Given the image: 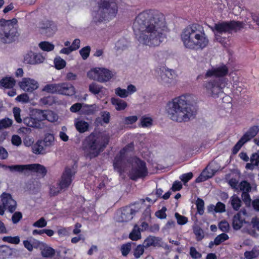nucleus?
<instances>
[{"mask_svg": "<svg viewBox=\"0 0 259 259\" xmlns=\"http://www.w3.org/2000/svg\"><path fill=\"white\" fill-rule=\"evenodd\" d=\"M133 28L140 44L149 47L158 46L165 38L163 32L166 28L165 17L157 10L144 11L136 16Z\"/></svg>", "mask_w": 259, "mask_h": 259, "instance_id": "nucleus-1", "label": "nucleus"}, {"mask_svg": "<svg viewBox=\"0 0 259 259\" xmlns=\"http://www.w3.org/2000/svg\"><path fill=\"white\" fill-rule=\"evenodd\" d=\"M192 97L190 94L181 95L174 99L166 105V111L170 118L177 122H186L195 115L192 109Z\"/></svg>", "mask_w": 259, "mask_h": 259, "instance_id": "nucleus-2", "label": "nucleus"}, {"mask_svg": "<svg viewBox=\"0 0 259 259\" xmlns=\"http://www.w3.org/2000/svg\"><path fill=\"white\" fill-rule=\"evenodd\" d=\"M181 39L186 48L196 51L203 49L209 42L203 26L198 23L187 26L182 33Z\"/></svg>", "mask_w": 259, "mask_h": 259, "instance_id": "nucleus-3", "label": "nucleus"}, {"mask_svg": "<svg viewBox=\"0 0 259 259\" xmlns=\"http://www.w3.org/2000/svg\"><path fill=\"white\" fill-rule=\"evenodd\" d=\"M228 73V68L225 65L218 67H212L207 70L205 74V78L215 77L204 82L203 87L206 92L212 97H218L219 95L223 93V90L227 84L228 80L224 76Z\"/></svg>", "mask_w": 259, "mask_h": 259, "instance_id": "nucleus-4", "label": "nucleus"}, {"mask_svg": "<svg viewBox=\"0 0 259 259\" xmlns=\"http://www.w3.org/2000/svg\"><path fill=\"white\" fill-rule=\"evenodd\" d=\"M110 142L109 134L92 133L82 143L84 156L92 159L97 157L107 147Z\"/></svg>", "mask_w": 259, "mask_h": 259, "instance_id": "nucleus-5", "label": "nucleus"}, {"mask_svg": "<svg viewBox=\"0 0 259 259\" xmlns=\"http://www.w3.org/2000/svg\"><path fill=\"white\" fill-rule=\"evenodd\" d=\"M118 12V6L115 0H101L98 3V10L93 14L95 22H101L115 18Z\"/></svg>", "mask_w": 259, "mask_h": 259, "instance_id": "nucleus-6", "label": "nucleus"}, {"mask_svg": "<svg viewBox=\"0 0 259 259\" xmlns=\"http://www.w3.org/2000/svg\"><path fill=\"white\" fill-rule=\"evenodd\" d=\"M17 20L0 19V42L4 44H10L15 41L19 33L17 29Z\"/></svg>", "mask_w": 259, "mask_h": 259, "instance_id": "nucleus-7", "label": "nucleus"}, {"mask_svg": "<svg viewBox=\"0 0 259 259\" xmlns=\"http://www.w3.org/2000/svg\"><path fill=\"white\" fill-rule=\"evenodd\" d=\"M131 168L128 176L131 180L136 181L144 179L148 175V170L146 162L137 156L133 157L130 162Z\"/></svg>", "mask_w": 259, "mask_h": 259, "instance_id": "nucleus-8", "label": "nucleus"}, {"mask_svg": "<svg viewBox=\"0 0 259 259\" xmlns=\"http://www.w3.org/2000/svg\"><path fill=\"white\" fill-rule=\"evenodd\" d=\"M244 23L241 21L231 20L222 21L214 24L212 30L219 34L230 33L232 31L237 32L244 27Z\"/></svg>", "mask_w": 259, "mask_h": 259, "instance_id": "nucleus-9", "label": "nucleus"}, {"mask_svg": "<svg viewBox=\"0 0 259 259\" xmlns=\"http://www.w3.org/2000/svg\"><path fill=\"white\" fill-rule=\"evenodd\" d=\"M55 138L53 134H45L43 139L38 140L32 145V150L35 154H45L48 149L54 144Z\"/></svg>", "mask_w": 259, "mask_h": 259, "instance_id": "nucleus-10", "label": "nucleus"}, {"mask_svg": "<svg viewBox=\"0 0 259 259\" xmlns=\"http://www.w3.org/2000/svg\"><path fill=\"white\" fill-rule=\"evenodd\" d=\"M134 149V143H131L119 151V153L115 156L113 162V168L115 170L120 173L123 171V166L125 164L126 157V154L127 152L133 151Z\"/></svg>", "mask_w": 259, "mask_h": 259, "instance_id": "nucleus-11", "label": "nucleus"}, {"mask_svg": "<svg viewBox=\"0 0 259 259\" xmlns=\"http://www.w3.org/2000/svg\"><path fill=\"white\" fill-rule=\"evenodd\" d=\"M87 76L90 79L97 80L100 82L109 81L113 77L112 72L105 68L97 67L92 69L88 72Z\"/></svg>", "mask_w": 259, "mask_h": 259, "instance_id": "nucleus-12", "label": "nucleus"}, {"mask_svg": "<svg viewBox=\"0 0 259 259\" xmlns=\"http://www.w3.org/2000/svg\"><path fill=\"white\" fill-rule=\"evenodd\" d=\"M144 204L139 202H135L121 208L120 215L121 222H127L132 220L136 213L141 211Z\"/></svg>", "mask_w": 259, "mask_h": 259, "instance_id": "nucleus-13", "label": "nucleus"}, {"mask_svg": "<svg viewBox=\"0 0 259 259\" xmlns=\"http://www.w3.org/2000/svg\"><path fill=\"white\" fill-rule=\"evenodd\" d=\"M258 131V126L254 125L250 127L233 147L232 153L236 154L245 143L251 140L257 134Z\"/></svg>", "mask_w": 259, "mask_h": 259, "instance_id": "nucleus-14", "label": "nucleus"}, {"mask_svg": "<svg viewBox=\"0 0 259 259\" xmlns=\"http://www.w3.org/2000/svg\"><path fill=\"white\" fill-rule=\"evenodd\" d=\"M1 198L2 205H0V215H4L6 209L10 212L13 213L16 209L17 202L12 198V195L9 193L4 192L2 194Z\"/></svg>", "mask_w": 259, "mask_h": 259, "instance_id": "nucleus-15", "label": "nucleus"}, {"mask_svg": "<svg viewBox=\"0 0 259 259\" xmlns=\"http://www.w3.org/2000/svg\"><path fill=\"white\" fill-rule=\"evenodd\" d=\"M75 171L69 167H66L61 176V179L58 183L60 190L68 188L71 185Z\"/></svg>", "mask_w": 259, "mask_h": 259, "instance_id": "nucleus-16", "label": "nucleus"}, {"mask_svg": "<svg viewBox=\"0 0 259 259\" xmlns=\"http://www.w3.org/2000/svg\"><path fill=\"white\" fill-rule=\"evenodd\" d=\"M45 58L40 54L34 53L32 51H29L24 57L25 63L35 65L42 63Z\"/></svg>", "mask_w": 259, "mask_h": 259, "instance_id": "nucleus-17", "label": "nucleus"}, {"mask_svg": "<svg viewBox=\"0 0 259 259\" xmlns=\"http://www.w3.org/2000/svg\"><path fill=\"white\" fill-rule=\"evenodd\" d=\"M19 84L23 91L30 93H32L38 87L37 81L30 78H23Z\"/></svg>", "mask_w": 259, "mask_h": 259, "instance_id": "nucleus-18", "label": "nucleus"}, {"mask_svg": "<svg viewBox=\"0 0 259 259\" xmlns=\"http://www.w3.org/2000/svg\"><path fill=\"white\" fill-rule=\"evenodd\" d=\"M58 94L66 96H72L75 94V88L73 85L67 82L58 83Z\"/></svg>", "mask_w": 259, "mask_h": 259, "instance_id": "nucleus-19", "label": "nucleus"}, {"mask_svg": "<svg viewBox=\"0 0 259 259\" xmlns=\"http://www.w3.org/2000/svg\"><path fill=\"white\" fill-rule=\"evenodd\" d=\"M245 219L242 217L240 212L235 214L232 220V227L234 230H238L241 228L243 224H246Z\"/></svg>", "mask_w": 259, "mask_h": 259, "instance_id": "nucleus-20", "label": "nucleus"}, {"mask_svg": "<svg viewBox=\"0 0 259 259\" xmlns=\"http://www.w3.org/2000/svg\"><path fill=\"white\" fill-rule=\"evenodd\" d=\"M41 254L45 257H52L55 254V250L52 247L48 246L46 243L41 242L40 247Z\"/></svg>", "mask_w": 259, "mask_h": 259, "instance_id": "nucleus-21", "label": "nucleus"}, {"mask_svg": "<svg viewBox=\"0 0 259 259\" xmlns=\"http://www.w3.org/2000/svg\"><path fill=\"white\" fill-rule=\"evenodd\" d=\"M2 167L6 169H9L11 172H23L29 169V164H16L12 165H3Z\"/></svg>", "mask_w": 259, "mask_h": 259, "instance_id": "nucleus-22", "label": "nucleus"}, {"mask_svg": "<svg viewBox=\"0 0 259 259\" xmlns=\"http://www.w3.org/2000/svg\"><path fill=\"white\" fill-rule=\"evenodd\" d=\"M44 25L42 28L46 30V33L49 36L53 35L57 30V26L52 21L47 20Z\"/></svg>", "mask_w": 259, "mask_h": 259, "instance_id": "nucleus-23", "label": "nucleus"}, {"mask_svg": "<svg viewBox=\"0 0 259 259\" xmlns=\"http://www.w3.org/2000/svg\"><path fill=\"white\" fill-rule=\"evenodd\" d=\"M23 123L28 126L40 128L41 124L39 123V121L35 117L27 116L23 119Z\"/></svg>", "mask_w": 259, "mask_h": 259, "instance_id": "nucleus-24", "label": "nucleus"}, {"mask_svg": "<svg viewBox=\"0 0 259 259\" xmlns=\"http://www.w3.org/2000/svg\"><path fill=\"white\" fill-rule=\"evenodd\" d=\"M28 170L36 172L40 174L42 177L45 176L47 173L46 168L44 165L38 163L30 164Z\"/></svg>", "mask_w": 259, "mask_h": 259, "instance_id": "nucleus-25", "label": "nucleus"}, {"mask_svg": "<svg viewBox=\"0 0 259 259\" xmlns=\"http://www.w3.org/2000/svg\"><path fill=\"white\" fill-rule=\"evenodd\" d=\"M14 250L7 245L0 246V259L8 258L13 255Z\"/></svg>", "mask_w": 259, "mask_h": 259, "instance_id": "nucleus-26", "label": "nucleus"}, {"mask_svg": "<svg viewBox=\"0 0 259 259\" xmlns=\"http://www.w3.org/2000/svg\"><path fill=\"white\" fill-rule=\"evenodd\" d=\"M15 83V80L11 77H5L0 81L1 85L6 89L13 88Z\"/></svg>", "mask_w": 259, "mask_h": 259, "instance_id": "nucleus-27", "label": "nucleus"}, {"mask_svg": "<svg viewBox=\"0 0 259 259\" xmlns=\"http://www.w3.org/2000/svg\"><path fill=\"white\" fill-rule=\"evenodd\" d=\"M111 103L115 106L116 109L118 111L124 110L127 106L126 102L118 98H112Z\"/></svg>", "mask_w": 259, "mask_h": 259, "instance_id": "nucleus-28", "label": "nucleus"}, {"mask_svg": "<svg viewBox=\"0 0 259 259\" xmlns=\"http://www.w3.org/2000/svg\"><path fill=\"white\" fill-rule=\"evenodd\" d=\"M174 74L175 71L173 70L166 69L165 67H162L160 75L162 80H165L166 82H169L168 79H172L173 74ZM169 82H170V81H169Z\"/></svg>", "mask_w": 259, "mask_h": 259, "instance_id": "nucleus-29", "label": "nucleus"}, {"mask_svg": "<svg viewBox=\"0 0 259 259\" xmlns=\"http://www.w3.org/2000/svg\"><path fill=\"white\" fill-rule=\"evenodd\" d=\"M76 130L80 133H83L88 131L89 124L84 120H78L75 122Z\"/></svg>", "mask_w": 259, "mask_h": 259, "instance_id": "nucleus-30", "label": "nucleus"}, {"mask_svg": "<svg viewBox=\"0 0 259 259\" xmlns=\"http://www.w3.org/2000/svg\"><path fill=\"white\" fill-rule=\"evenodd\" d=\"M141 231L138 225L136 224L129 234V238L133 241H137L141 238Z\"/></svg>", "mask_w": 259, "mask_h": 259, "instance_id": "nucleus-31", "label": "nucleus"}, {"mask_svg": "<svg viewBox=\"0 0 259 259\" xmlns=\"http://www.w3.org/2000/svg\"><path fill=\"white\" fill-rule=\"evenodd\" d=\"M24 247L29 251H32L33 247L37 248L40 247L41 242L37 240L34 239L32 242L29 240H24L23 242Z\"/></svg>", "mask_w": 259, "mask_h": 259, "instance_id": "nucleus-32", "label": "nucleus"}, {"mask_svg": "<svg viewBox=\"0 0 259 259\" xmlns=\"http://www.w3.org/2000/svg\"><path fill=\"white\" fill-rule=\"evenodd\" d=\"M46 110H41L35 109L33 110V113L36 118L39 121V123L41 124V121L46 120Z\"/></svg>", "mask_w": 259, "mask_h": 259, "instance_id": "nucleus-33", "label": "nucleus"}, {"mask_svg": "<svg viewBox=\"0 0 259 259\" xmlns=\"http://www.w3.org/2000/svg\"><path fill=\"white\" fill-rule=\"evenodd\" d=\"M56 103L55 99L54 97L48 96L40 98L39 103L41 105L52 106Z\"/></svg>", "mask_w": 259, "mask_h": 259, "instance_id": "nucleus-34", "label": "nucleus"}, {"mask_svg": "<svg viewBox=\"0 0 259 259\" xmlns=\"http://www.w3.org/2000/svg\"><path fill=\"white\" fill-rule=\"evenodd\" d=\"M102 89L103 87L102 85L94 82L91 83L89 86V92L95 95L99 94Z\"/></svg>", "mask_w": 259, "mask_h": 259, "instance_id": "nucleus-35", "label": "nucleus"}, {"mask_svg": "<svg viewBox=\"0 0 259 259\" xmlns=\"http://www.w3.org/2000/svg\"><path fill=\"white\" fill-rule=\"evenodd\" d=\"M58 83H52L46 84L43 88L42 91L49 93L58 94Z\"/></svg>", "mask_w": 259, "mask_h": 259, "instance_id": "nucleus-36", "label": "nucleus"}, {"mask_svg": "<svg viewBox=\"0 0 259 259\" xmlns=\"http://www.w3.org/2000/svg\"><path fill=\"white\" fill-rule=\"evenodd\" d=\"M230 202L232 208L235 210H239L241 207V201L237 196L234 195L231 197Z\"/></svg>", "mask_w": 259, "mask_h": 259, "instance_id": "nucleus-37", "label": "nucleus"}, {"mask_svg": "<svg viewBox=\"0 0 259 259\" xmlns=\"http://www.w3.org/2000/svg\"><path fill=\"white\" fill-rule=\"evenodd\" d=\"M39 47L42 51L47 52L53 51L55 48L53 44L46 41L40 42Z\"/></svg>", "mask_w": 259, "mask_h": 259, "instance_id": "nucleus-38", "label": "nucleus"}, {"mask_svg": "<svg viewBox=\"0 0 259 259\" xmlns=\"http://www.w3.org/2000/svg\"><path fill=\"white\" fill-rule=\"evenodd\" d=\"M13 120L9 118L5 117L0 120V130L7 128L12 126Z\"/></svg>", "mask_w": 259, "mask_h": 259, "instance_id": "nucleus-39", "label": "nucleus"}, {"mask_svg": "<svg viewBox=\"0 0 259 259\" xmlns=\"http://www.w3.org/2000/svg\"><path fill=\"white\" fill-rule=\"evenodd\" d=\"M196 205L197 212L200 215H202L204 212V202L203 200L199 198H197Z\"/></svg>", "mask_w": 259, "mask_h": 259, "instance_id": "nucleus-40", "label": "nucleus"}, {"mask_svg": "<svg viewBox=\"0 0 259 259\" xmlns=\"http://www.w3.org/2000/svg\"><path fill=\"white\" fill-rule=\"evenodd\" d=\"M4 242H8L11 244H18L20 242V238L19 236H4L2 238Z\"/></svg>", "mask_w": 259, "mask_h": 259, "instance_id": "nucleus-41", "label": "nucleus"}, {"mask_svg": "<svg viewBox=\"0 0 259 259\" xmlns=\"http://www.w3.org/2000/svg\"><path fill=\"white\" fill-rule=\"evenodd\" d=\"M54 64L55 68L58 70L64 68L66 65V61L60 57L56 58L54 60Z\"/></svg>", "mask_w": 259, "mask_h": 259, "instance_id": "nucleus-42", "label": "nucleus"}, {"mask_svg": "<svg viewBox=\"0 0 259 259\" xmlns=\"http://www.w3.org/2000/svg\"><path fill=\"white\" fill-rule=\"evenodd\" d=\"M157 243V239L155 237H148L143 243L145 247H149L151 246H155Z\"/></svg>", "mask_w": 259, "mask_h": 259, "instance_id": "nucleus-43", "label": "nucleus"}, {"mask_svg": "<svg viewBox=\"0 0 259 259\" xmlns=\"http://www.w3.org/2000/svg\"><path fill=\"white\" fill-rule=\"evenodd\" d=\"M46 120L53 122L57 119V115L53 111L50 110H46Z\"/></svg>", "mask_w": 259, "mask_h": 259, "instance_id": "nucleus-44", "label": "nucleus"}, {"mask_svg": "<svg viewBox=\"0 0 259 259\" xmlns=\"http://www.w3.org/2000/svg\"><path fill=\"white\" fill-rule=\"evenodd\" d=\"M229 236L224 233L218 235L214 239V244L216 245H220L223 242L228 240Z\"/></svg>", "mask_w": 259, "mask_h": 259, "instance_id": "nucleus-45", "label": "nucleus"}, {"mask_svg": "<svg viewBox=\"0 0 259 259\" xmlns=\"http://www.w3.org/2000/svg\"><path fill=\"white\" fill-rule=\"evenodd\" d=\"M82 112L84 114L90 115L93 114L95 112L94 106L92 105H84L81 109Z\"/></svg>", "mask_w": 259, "mask_h": 259, "instance_id": "nucleus-46", "label": "nucleus"}, {"mask_svg": "<svg viewBox=\"0 0 259 259\" xmlns=\"http://www.w3.org/2000/svg\"><path fill=\"white\" fill-rule=\"evenodd\" d=\"M21 110L19 107H15L13 109V113L15 120L18 123H20L22 121V120L21 118Z\"/></svg>", "mask_w": 259, "mask_h": 259, "instance_id": "nucleus-47", "label": "nucleus"}, {"mask_svg": "<svg viewBox=\"0 0 259 259\" xmlns=\"http://www.w3.org/2000/svg\"><path fill=\"white\" fill-rule=\"evenodd\" d=\"M239 188L242 192H250L251 190V186L246 181H242L239 185Z\"/></svg>", "mask_w": 259, "mask_h": 259, "instance_id": "nucleus-48", "label": "nucleus"}, {"mask_svg": "<svg viewBox=\"0 0 259 259\" xmlns=\"http://www.w3.org/2000/svg\"><path fill=\"white\" fill-rule=\"evenodd\" d=\"M151 217L150 207L149 206H147L142 214L141 221H147L150 222L151 221Z\"/></svg>", "mask_w": 259, "mask_h": 259, "instance_id": "nucleus-49", "label": "nucleus"}, {"mask_svg": "<svg viewBox=\"0 0 259 259\" xmlns=\"http://www.w3.org/2000/svg\"><path fill=\"white\" fill-rule=\"evenodd\" d=\"M175 215L179 225H184L188 222V218L182 215L178 212H176Z\"/></svg>", "mask_w": 259, "mask_h": 259, "instance_id": "nucleus-50", "label": "nucleus"}, {"mask_svg": "<svg viewBox=\"0 0 259 259\" xmlns=\"http://www.w3.org/2000/svg\"><path fill=\"white\" fill-rule=\"evenodd\" d=\"M141 124L143 127L150 126L152 124V119L151 117L143 116L141 119Z\"/></svg>", "mask_w": 259, "mask_h": 259, "instance_id": "nucleus-51", "label": "nucleus"}, {"mask_svg": "<svg viewBox=\"0 0 259 259\" xmlns=\"http://www.w3.org/2000/svg\"><path fill=\"white\" fill-rule=\"evenodd\" d=\"M131 250V244L130 243H127L123 244L121 246V251L122 255L126 256L130 253Z\"/></svg>", "mask_w": 259, "mask_h": 259, "instance_id": "nucleus-52", "label": "nucleus"}, {"mask_svg": "<svg viewBox=\"0 0 259 259\" xmlns=\"http://www.w3.org/2000/svg\"><path fill=\"white\" fill-rule=\"evenodd\" d=\"M219 228L223 232H228L230 229V226L227 221L224 220L219 223Z\"/></svg>", "mask_w": 259, "mask_h": 259, "instance_id": "nucleus-53", "label": "nucleus"}, {"mask_svg": "<svg viewBox=\"0 0 259 259\" xmlns=\"http://www.w3.org/2000/svg\"><path fill=\"white\" fill-rule=\"evenodd\" d=\"M115 93L116 95L122 98H126L128 96V92L127 90L119 87L115 90Z\"/></svg>", "mask_w": 259, "mask_h": 259, "instance_id": "nucleus-54", "label": "nucleus"}, {"mask_svg": "<svg viewBox=\"0 0 259 259\" xmlns=\"http://www.w3.org/2000/svg\"><path fill=\"white\" fill-rule=\"evenodd\" d=\"M190 255L193 259L200 258L202 256L201 253L198 252L195 247L192 246L190 248Z\"/></svg>", "mask_w": 259, "mask_h": 259, "instance_id": "nucleus-55", "label": "nucleus"}, {"mask_svg": "<svg viewBox=\"0 0 259 259\" xmlns=\"http://www.w3.org/2000/svg\"><path fill=\"white\" fill-rule=\"evenodd\" d=\"M91 51L90 47L86 46L82 48L80 51V54L83 60L87 59L89 56Z\"/></svg>", "mask_w": 259, "mask_h": 259, "instance_id": "nucleus-56", "label": "nucleus"}, {"mask_svg": "<svg viewBox=\"0 0 259 259\" xmlns=\"http://www.w3.org/2000/svg\"><path fill=\"white\" fill-rule=\"evenodd\" d=\"M193 175L191 172L184 174L181 175L180 177L181 181L184 183V184L188 183L193 178Z\"/></svg>", "mask_w": 259, "mask_h": 259, "instance_id": "nucleus-57", "label": "nucleus"}, {"mask_svg": "<svg viewBox=\"0 0 259 259\" xmlns=\"http://www.w3.org/2000/svg\"><path fill=\"white\" fill-rule=\"evenodd\" d=\"M144 251L143 246L141 245H138L134 250V255L137 258H139Z\"/></svg>", "mask_w": 259, "mask_h": 259, "instance_id": "nucleus-58", "label": "nucleus"}, {"mask_svg": "<svg viewBox=\"0 0 259 259\" xmlns=\"http://www.w3.org/2000/svg\"><path fill=\"white\" fill-rule=\"evenodd\" d=\"M47 222L44 218H41L33 223V226L37 228H43L47 226Z\"/></svg>", "mask_w": 259, "mask_h": 259, "instance_id": "nucleus-59", "label": "nucleus"}, {"mask_svg": "<svg viewBox=\"0 0 259 259\" xmlns=\"http://www.w3.org/2000/svg\"><path fill=\"white\" fill-rule=\"evenodd\" d=\"M215 212L217 213H222L226 211V206L221 202H218L215 206Z\"/></svg>", "mask_w": 259, "mask_h": 259, "instance_id": "nucleus-60", "label": "nucleus"}, {"mask_svg": "<svg viewBox=\"0 0 259 259\" xmlns=\"http://www.w3.org/2000/svg\"><path fill=\"white\" fill-rule=\"evenodd\" d=\"M138 120V117L136 115L130 116L125 117L124 123L126 124H132Z\"/></svg>", "mask_w": 259, "mask_h": 259, "instance_id": "nucleus-61", "label": "nucleus"}, {"mask_svg": "<svg viewBox=\"0 0 259 259\" xmlns=\"http://www.w3.org/2000/svg\"><path fill=\"white\" fill-rule=\"evenodd\" d=\"M22 218V214L20 211L15 212L12 215V221L14 224H17Z\"/></svg>", "mask_w": 259, "mask_h": 259, "instance_id": "nucleus-62", "label": "nucleus"}, {"mask_svg": "<svg viewBox=\"0 0 259 259\" xmlns=\"http://www.w3.org/2000/svg\"><path fill=\"white\" fill-rule=\"evenodd\" d=\"M166 210V208L165 207H163L161 209L155 212V215L160 219H165L166 217V214L165 211Z\"/></svg>", "mask_w": 259, "mask_h": 259, "instance_id": "nucleus-63", "label": "nucleus"}, {"mask_svg": "<svg viewBox=\"0 0 259 259\" xmlns=\"http://www.w3.org/2000/svg\"><path fill=\"white\" fill-rule=\"evenodd\" d=\"M250 162L255 166L259 165V154L258 153H253L250 156Z\"/></svg>", "mask_w": 259, "mask_h": 259, "instance_id": "nucleus-64", "label": "nucleus"}]
</instances>
